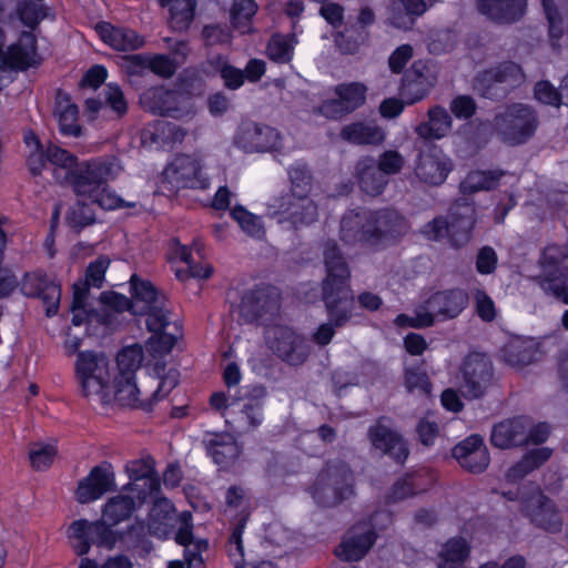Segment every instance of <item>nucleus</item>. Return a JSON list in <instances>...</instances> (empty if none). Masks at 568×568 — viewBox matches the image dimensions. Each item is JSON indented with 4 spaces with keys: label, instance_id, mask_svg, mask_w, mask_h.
<instances>
[{
    "label": "nucleus",
    "instance_id": "de8ad7c7",
    "mask_svg": "<svg viewBox=\"0 0 568 568\" xmlns=\"http://www.w3.org/2000/svg\"><path fill=\"white\" fill-rule=\"evenodd\" d=\"M256 10L257 4L254 0H234L231 10V22L234 29L243 34L250 32Z\"/></svg>",
    "mask_w": 568,
    "mask_h": 568
},
{
    "label": "nucleus",
    "instance_id": "f03ea898",
    "mask_svg": "<svg viewBox=\"0 0 568 568\" xmlns=\"http://www.w3.org/2000/svg\"><path fill=\"white\" fill-rule=\"evenodd\" d=\"M145 500H140L136 493L122 490L119 495L111 497L102 509V519L89 521L79 519L69 527V539L75 554H87L92 544L112 549L118 540L116 534L111 526L129 519L135 508Z\"/></svg>",
    "mask_w": 568,
    "mask_h": 568
},
{
    "label": "nucleus",
    "instance_id": "37998d69",
    "mask_svg": "<svg viewBox=\"0 0 568 568\" xmlns=\"http://www.w3.org/2000/svg\"><path fill=\"white\" fill-rule=\"evenodd\" d=\"M551 456V449L547 447L535 448L528 452L519 462L508 468L505 479L509 484H517L528 474L540 467Z\"/></svg>",
    "mask_w": 568,
    "mask_h": 568
},
{
    "label": "nucleus",
    "instance_id": "4c0bfd02",
    "mask_svg": "<svg viewBox=\"0 0 568 568\" xmlns=\"http://www.w3.org/2000/svg\"><path fill=\"white\" fill-rule=\"evenodd\" d=\"M428 121L419 123L415 132L425 140H440L452 131V118L443 106L435 105L428 110Z\"/></svg>",
    "mask_w": 568,
    "mask_h": 568
},
{
    "label": "nucleus",
    "instance_id": "0eeeda50",
    "mask_svg": "<svg viewBox=\"0 0 568 568\" xmlns=\"http://www.w3.org/2000/svg\"><path fill=\"white\" fill-rule=\"evenodd\" d=\"M314 500L324 507H331L349 498L354 494V476L343 460H332L318 473L311 487Z\"/></svg>",
    "mask_w": 568,
    "mask_h": 568
},
{
    "label": "nucleus",
    "instance_id": "58836bf2",
    "mask_svg": "<svg viewBox=\"0 0 568 568\" xmlns=\"http://www.w3.org/2000/svg\"><path fill=\"white\" fill-rule=\"evenodd\" d=\"M356 173L362 191L368 195L382 194L388 184V178L376 166L373 158L361 159L356 164Z\"/></svg>",
    "mask_w": 568,
    "mask_h": 568
},
{
    "label": "nucleus",
    "instance_id": "cd10ccee",
    "mask_svg": "<svg viewBox=\"0 0 568 568\" xmlns=\"http://www.w3.org/2000/svg\"><path fill=\"white\" fill-rule=\"evenodd\" d=\"M468 304V294L462 288L438 291L425 302L427 313L433 320L439 316L444 320L458 316Z\"/></svg>",
    "mask_w": 568,
    "mask_h": 568
},
{
    "label": "nucleus",
    "instance_id": "72a5a7b5",
    "mask_svg": "<svg viewBox=\"0 0 568 568\" xmlns=\"http://www.w3.org/2000/svg\"><path fill=\"white\" fill-rule=\"evenodd\" d=\"M53 115L62 135L78 138L82 134V128L79 124V108L71 101L69 94L61 90L55 95Z\"/></svg>",
    "mask_w": 568,
    "mask_h": 568
},
{
    "label": "nucleus",
    "instance_id": "a878e982",
    "mask_svg": "<svg viewBox=\"0 0 568 568\" xmlns=\"http://www.w3.org/2000/svg\"><path fill=\"white\" fill-rule=\"evenodd\" d=\"M21 292L29 297H40L47 305V315L58 312L61 297L60 286L41 271L27 273L21 282Z\"/></svg>",
    "mask_w": 568,
    "mask_h": 568
},
{
    "label": "nucleus",
    "instance_id": "9d476101",
    "mask_svg": "<svg viewBox=\"0 0 568 568\" xmlns=\"http://www.w3.org/2000/svg\"><path fill=\"white\" fill-rule=\"evenodd\" d=\"M75 374L83 396L103 400V392L110 382V362L103 353H78Z\"/></svg>",
    "mask_w": 568,
    "mask_h": 568
},
{
    "label": "nucleus",
    "instance_id": "5701e85b",
    "mask_svg": "<svg viewBox=\"0 0 568 568\" xmlns=\"http://www.w3.org/2000/svg\"><path fill=\"white\" fill-rule=\"evenodd\" d=\"M453 457L471 474L484 473L490 463L488 448L479 435H470L453 448Z\"/></svg>",
    "mask_w": 568,
    "mask_h": 568
},
{
    "label": "nucleus",
    "instance_id": "473e14b6",
    "mask_svg": "<svg viewBox=\"0 0 568 568\" xmlns=\"http://www.w3.org/2000/svg\"><path fill=\"white\" fill-rule=\"evenodd\" d=\"M209 456L221 469H229L240 456V447L230 434H211L204 439Z\"/></svg>",
    "mask_w": 568,
    "mask_h": 568
},
{
    "label": "nucleus",
    "instance_id": "7ed1b4c3",
    "mask_svg": "<svg viewBox=\"0 0 568 568\" xmlns=\"http://www.w3.org/2000/svg\"><path fill=\"white\" fill-rule=\"evenodd\" d=\"M148 529L154 537L160 539L173 537L178 544L184 546L186 568H205L202 552L207 550L209 544L204 539H193L191 513L182 511L178 515L170 500L160 498L151 508Z\"/></svg>",
    "mask_w": 568,
    "mask_h": 568
},
{
    "label": "nucleus",
    "instance_id": "49530a36",
    "mask_svg": "<svg viewBox=\"0 0 568 568\" xmlns=\"http://www.w3.org/2000/svg\"><path fill=\"white\" fill-rule=\"evenodd\" d=\"M255 398L245 402L241 409V418L247 430L257 428L263 422V398L266 395L263 386L254 387Z\"/></svg>",
    "mask_w": 568,
    "mask_h": 568
},
{
    "label": "nucleus",
    "instance_id": "c756f323",
    "mask_svg": "<svg viewBox=\"0 0 568 568\" xmlns=\"http://www.w3.org/2000/svg\"><path fill=\"white\" fill-rule=\"evenodd\" d=\"M369 214L365 210H352L341 221L339 239L346 245L372 244Z\"/></svg>",
    "mask_w": 568,
    "mask_h": 568
},
{
    "label": "nucleus",
    "instance_id": "423d86ee",
    "mask_svg": "<svg viewBox=\"0 0 568 568\" xmlns=\"http://www.w3.org/2000/svg\"><path fill=\"white\" fill-rule=\"evenodd\" d=\"M475 215L473 203L466 199L458 200L452 205L448 217L434 219L424 226L423 233L434 241L448 236L454 246H462L470 240Z\"/></svg>",
    "mask_w": 568,
    "mask_h": 568
},
{
    "label": "nucleus",
    "instance_id": "20e7f679",
    "mask_svg": "<svg viewBox=\"0 0 568 568\" xmlns=\"http://www.w3.org/2000/svg\"><path fill=\"white\" fill-rule=\"evenodd\" d=\"M122 171L116 159H97L80 164L71 173V184L78 196L104 210H115L125 205L106 184L115 180Z\"/></svg>",
    "mask_w": 568,
    "mask_h": 568
},
{
    "label": "nucleus",
    "instance_id": "393cba45",
    "mask_svg": "<svg viewBox=\"0 0 568 568\" xmlns=\"http://www.w3.org/2000/svg\"><path fill=\"white\" fill-rule=\"evenodd\" d=\"M115 486V476L111 464L104 463L93 467L89 475L80 480L77 489V500L88 504L101 498Z\"/></svg>",
    "mask_w": 568,
    "mask_h": 568
},
{
    "label": "nucleus",
    "instance_id": "052dcab7",
    "mask_svg": "<svg viewBox=\"0 0 568 568\" xmlns=\"http://www.w3.org/2000/svg\"><path fill=\"white\" fill-rule=\"evenodd\" d=\"M404 165L405 158L396 150L384 151L376 161V166L385 174L386 178L398 174L403 170Z\"/></svg>",
    "mask_w": 568,
    "mask_h": 568
},
{
    "label": "nucleus",
    "instance_id": "c9c22d12",
    "mask_svg": "<svg viewBox=\"0 0 568 568\" xmlns=\"http://www.w3.org/2000/svg\"><path fill=\"white\" fill-rule=\"evenodd\" d=\"M114 400L122 407L142 409L149 412L153 407V399L149 394L142 392L135 378L115 377Z\"/></svg>",
    "mask_w": 568,
    "mask_h": 568
},
{
    "label": "nucleus",
    "instance_id": "7c9ffc66",
    "mask_svg": "<svg viewBox=\"0 0 568 568\" xmlns=\"http://www.w3.org/2000/svg\"><path fill=\"white\" fill-rule=\"evenodd\" d=\"M527 0H477L478 11L498 23L518 21L526 11Z\"/></svg>",
    "mask_w": 568,
    "mask_h": 568
},
{
    "label": "nucleus",
    "instance_id": "3c124183",
    "mask_svg": "<svg viewBox=\"0 0 568 568\" xmlns=\"http://www.w3.org/2000/svg\"><path fill=\"white\" fill-rule=\"evenodd\" d=\"M193 0H174L170 9L171 26L174 30H186L194 18Z\"/></svg>",
    "mask_w": 568,
    "mask_h": 568
},
{
    "label": "nucleus",
    "instance_id": "6e6d98bb",
    "mask_svg": "<svg viewBox=\"0 0 568 568\" xmlns=\"http://www.w3.org/2000/svg\"><path fill=\"white\" fill-rule=\"evenodd\" d=\"M110 265V260L105 256L98 257L94 262L90 263L83 282H78L74 285H83L89 294V287L101 288L104 281L105 271Z\"/></svg>",
    "mask_w": 568,
    "mask_h": 568
},
{
    "label": "nucleus",
    "instance_id": "ddd939ff",
    "mask_svg": "<svg viewBox=\"0 0 568 568\" xmlns=\"http://www.w3.org/2000/svg\"><path fill=\"white\" fill-rule=\"evenodd\" d=\"M270 207L274 209L273 214L278 217L280 223L287 222L294 229L308 226L318 217L317 204L308 195L285 193L274 197Z\"/></svg>",
    "mask_w": 568,
    "mask_h": 568
},
{
    "label": "nucleus",
    "instance_id": "bf43d9fd",
    "mask_svg": "<svg viewBox=\"0 0 568 568\" xmlns=\"http://www.w3.org/2000/svg\"><path fill=\"white\" fill-rule=\"evenodd\" d=\"M405 386L410 393L418 390L424 395H429L432 390V383L426 372L419 367H407L405 369Z\"/></svg>",
    "mask_w": 568,
    "mask_h": 568
},
{
    "label": "nucleus",
    "instance_id": "5fc2aeb1",
    "mask_svg": "<svg viewBox=\"0 0 568 568\" xmlns=\"http://www.w3.org/2000/svg\"><path fill=\"white\" fill-rule=\"evenodd\" d=\"M87 288L83 285H73V302L71 306L72 324L80 326L88 322L92 316V311L88 308Z\"/></svg>",
    "mask_w": 568,
    "mask_h": 568
},
{
    "label": "nucleus",
    "instance_id": "a211bd4d",
    "mask_svg": "<svg viewBox=\"0 0 568 568\" xmlns=\"http://www.w3.org/2000/svg\"><path fill=\"white\" fill-rule=\"evenodd\" d=\"M234 143L245 152H272L282 146L280 132L263 123L243 121L234 136Z\"/></svg>",
    "mask_w": 568,
    "mask_h": 568
},
{
    "label": "nucleus",
    "instance_id": "338daca9",
    "mask_svg": "<svg viewBox=\"0 0 568 568\" xmlns=\"http://www.w3.org/2000/svg\"><path fill=\"white\" fill-rule=\"evenodd\" d=\"M535 98L548 105L559 106L561 102V94L549 81H539L535 85Z\"/></svg>",
    "mask_w": 568,
    "mask_h": 568
},
{
    "label": "nucleus",
    "instance_id": "864d4df0",
    "mask_svg": "<svg viewBox=\"0 0 568 568\" xmlns=\"http://www.w3.org/2000/svg\"><path fill=\"white\" fill-rule=\"evenodd\" d=\"M293 44L291 38L275 34L273 36L267 44L266 54L276 63H287L293 58Z\"/></svg>",
    "mask_w": 568,
    "mask_h": 568
},
{
    "label": "nucleus",
    "instance_id": "0e129e2a",
    "mask_svg": "<svg viewBox=\"0 0 568 568\" xmlns=\"http://www.w3.org/2000/svg\"><path fill=\"white\" fill-rule=\"evenodd\" d=\"M473 294L478 316L485 322L494 321L496 318V307L491 297L481 288H476Z\"/></svg>",
    "mask_w": 568,
    "mask_h": 568
},
{
    "label": "nucleus",
    "instance_id": "6ab92c4d",
    "mask_svg": "<svg viewBox=\"0 0 568 568\" xmlns=\"http://www.w3.org/2000/svg\"><path fill=\"white\" fill-rule=\"evenodd\" d=\"M335 99L324 101L318 113L327 119H339L363 106L366 102L367 87L362 82L341 83L334 88Z\"/></svg>",
    "mask_w": 568,
    "mask_h": 568
},
{
    "label": "nucleus",
    "instance_id": "bb28decb",
    "mask_svg": "<svg viewBox=\"0 0 568 568\" xmlns=\"http://www.w3.org/2000/svg\"><path fill=\"white\" fill-rule=\"evenodd\" d=\"M529 428L530 419L527 417L521 416L501 420L493 427L490 443L500 449L528 445Z\"/></svg>",
    "mask_w": 568,
    "mask_h": 568
},
{
    "label": "nucleus",
    "instance_id": "412c9836",
    "mask_svg": "<svg viewBox=\"0 0 568 568\" xmlns=\"http://www.w3.org/2000/svg\"><path fill=\"white\" fill-rule=\"evenodd\" d=\"M125 471L130 483L124 486V490L136 493L140 500H145L149 496L159 490V480L155 476L154 459L151 456H144L126 463Z\"/></svg>",
    "mask_w": 568,
    "mask_h": 568
},
{
    "label": "nucleus",
    "instance_id": "69168bd1",
    "mask_svg": "<svg viewBox=\"0 0 568 568\" xmlns=\"http://www.w3.org/2000/svg\"><path fill=\"white\" fill-rule=\"evenodd\" d=\"M546 18L549 23V36L552 40H558L564 32L561 27L562 20L560 13L555 6L554 0H540Z\"/></svg>",
    "mask_w": 568,
    "mask_h": 568
},
{
    "label": "nucleus",
    "instance_id": "4be33fe9",
    "mask_svg": "<svg viewBox=\"0 0 568 568\" xmlns=\"http://www.w3.org/2000/svg\"><path fill=\"white\" fill-rule=\"evenodd\" d=\"M524 514L531 524L549 532H558L562 527V518L554 501L539 489L529 495L524 503Z\"/></svg>",
    "mask_w": 568,
    "mask_h": 568
},
{
    "label": "nucleus",
    "instance_id": "6e6552de",
    "mask_svg": "<svg viewBox=\"0 0 568 568\" xmlns=\"http://www.w3.org/2000/svg\"><path fill=\"white\" fill-rule=\"evenodd\" d=\"M493 125L505 143L520 145L535 135L539 118L531 105L511 103L495 115Z\"/></svg>",
    "mask_w": 568,
    "mask_h": 568
},
{
    "label": "nucleus",
    "instance_id": "e2e57ef3",
    "mask_svg": "<svg viewBox=\"0 0 568 568\" xmlns=\"http://www.w3.org/2000/svg\"><path fill=\"white\" fill-rule=\"evenodd\" d=\"M105 103L118 116H122L128 111V102L121 88L115 83H109L104 89Z\"/></svg>",
    "mask_w": 568,
    "mask_h": 568
},
{
    "label": "nucleus",
    "instance_id": "680f3d73",
    "mask_svg": "<svg viewBox=\"0 0 568 568\" xmlns=\"http://www.w3.org/2000/svg\"><path fill=\"white\" fill-rule=\"evenodd\" d=\"M219 72L224 81V85L230 90H237L244 84L245 75L244 71L237 69L227 62L223 61L221 57L217 58Z\"/></svg>",
    "mask_w": 568,
    "mask_h": 568
},
{
    "label": "nucleus",
    "instance_id": "c03bdc74",
    "mask_svg": "<svg viewBox=\"0 0 568 568\" xmlns=\"http://www.w3.org/2000/svg\"><path fill=\"white\" fill-rule=\"evenodd\" d=\"M470 552L468 541L462 537L447 540L438 555V568H463Z\"/></svg>",
    "mask_w": 568,
    "mask_h": 568
},
{
    "label": "nucleus",
    "instance_id": "8fccbe9b",
    "mask_svg": "<svg viewBox=\"0 0 568 568\" xmlns=\"http://www.w3.org/2000/svg\"><path fill=\"white\" fill-rule=\"evenodd\" d=\"M143 361L142 351L135 346L123 348L116 357L119 375L116 377L135 378V372Z\"/></svg>",
    "mask_w": 568,
    "mask_h": 568
},
{
    "label": "nucleus",
    "instance_id": "e433bc0d",
    "mask_svg": "<svg viewBox=\"0 0 568 568\" xmlns=\"http://www.w3.org/2000/svg\"><path fill=\"white\" fill-rule=\"evenodd\" d=\"M246 517L247 516H243L240 518L226 542V552L231 560L234 562L235 568H278L271 560L245 562L242 535L245 529Z\"/></svg>",
    "mask_w": 568,
    "mask_h": 568
},
{
    "label": "nucleus",
    "instance_id": "a18cd8bd",
    "mask_svg": "<svg viewBox=\"0 0 568 568\" xmlns=\"http://www.w3.org/2000/svg\"><path fill=\"white\" fill-rule=\"evenodd\" d=\"M504 172L495 171H473L460 183V191L464 194H473L478 191H488L498 185Z\"/></svg>",
    "mask_w": 568,
    "mask_h": 568
},
{
    "label": "nucleus",
    "instance_id": "4468645a",
    "mask_svg": "<svg viewBox=\"0 0 568 568\" xmlns=\"http://www.w3.org/2000/svg\"><path fill=\"white\" fill-rule=\"evenodd\" d=\"M460 392L465 398L483 397L493 384V364L484 354H469L460 366Z\"/></svg>",
    "mask_w": 568,
    "mask_h": 568
},
{
    "label": "nucleus",
    "instance_id": "603ef678",
    "mask_svg": "<svg viewBox=\"0 0 568 568\" xmlns=\"http://www.w3.org/2000/svg\"><path fill=\"white\" fill-rule=\"evenodd\" d=\"M231 216L239 223L243 232L252 237H262L265 233L261 217L237 205L231 211Z\"/></svg>",
    "mask_w": 568,
    "mask_h": 568
},
{
    "label": "nucleus",
    "instance_id": "2eb2a0df",
    "mask_svg": "<svg viewBox=\"0 0 568 568\" xmlns=\"http://www.w3.org/2000/svg\"><path fill=\"white\" fill-rule=\"evenodd\" d=\"M378 517L390 521L386 513H376L369 523H358L347 530L341 544L335 549V555L344 561H357L362 559L373 547L376 540L375 523Z\"/></svg>",
    "mask_w": 568,
    "mask_h": 568
},
{
    "label": "nucleus",
    "instance_id": "13d9d810",
    "mask_svg": "<svg viewBox=\"0 0 568 568\" xmlns=\"http://www.w3.org/2000/svg\"><path fill=\"white\" fill-rule=\"evenodd\" d=\"M87 201L83 199L70 207L65 217L70 226L83 227L94 222V213Z\"/></svg>",
    "mask_w": 568,
    "mask_h": 568
},
{
    "label": "nucleus",
    "instance_id": "79ce46f5",
    "mask_svg": "<svg viewBox=\"0 0 568 568\" xmlns=\"http://www.w3.org/2000/svg\"><path fill=\"white\" fill-rule=\"evenodd\" d=\"M170 260L181 261L186 264V270H175V275L180 280L186 277L207 278L212 274V267L209 264H193L191 250L174 239L170 244Z\"/></svg>",
    "mask_w": 568,
    "mask_h": 568
},
{
    "label": "nucleus",
    "instance_id": "4d7b16f0",
    "mask_svg": "<svg viewBox=\"0 0 568 568\" xmlns=\"http://www.w3.org/2000/svg\"><path fill=\"white\" fill-rule=\"evenodd\" d=\"M57 455V448L51 444H33L29 452L31 465L37 470L47 469Z\"/></svg>",
    "mask_w": 568,
    "mask_h": 568
},
{
    "label": "nucleus",
    "instance_id": "09e8293b",
    "mask_svg": "<svg viewBox=\"0 0 568 568\" xmlns=\"http://www.w3.org/2000/svg\"><path fill=\"white\" fill-rule=\"evenodd\" d=\"M291 187L287 193L308 195L313 185V176L308 166L303 162H295L288 169Z\"/></svg>",
    "mask_w": 568,
    "mask_h": 568
},
{
    "label": "nucleus",
    "instance_id": "c85d7f7f",
    "mask_svg": "<svg viewBox=\"0 0 568 568\" xmlns=\"http://www.w3.org/2000/svg\"><path fill=\"white\" fill-rule=\"evenodd\" d=\"M175 100L176 94L162 87L151 88L141 95V103L143 108L154 114L173 119H183L184 116H187L191 113V109L187 106L181 108L174 105Z\"/></svg>",
    "mask_w": 568,
    "mask_h": 568
},
{
    "label": "nucleus",
    "instance_id": "f257e3e1",
    "mask_svg": "<svg viewBox=\"0 0 568 568\" xmlns=\"http://www.w3.org/2000/svg\"><path fill=\"white\" fill-rule=\"evenodd\" d=\"M326 276L322 282V297L331 323L318 326L312 338L320 346L327 345L335 327H342L352 316L353 293L349 286L351 271L337 244L326 241L323 246Z\"/></svg>",
    "mask_w": 568,
    "mask_h": 568
},
{
    "label": "nucleus",
    "instance_id": "b1692460",
    "mask_svg": "<svg viewBox=\"0 0 568 568\" xmlns=\"http://www.w3.org/2000/svg\"><path fill=\"white\" fill-rule=\"evenodd\" d=\"M368 437L374 448L390 456L397 463H404L408 456V447L403 437L390 427L387 417H381L376 425L369 427Z\"/></svg>",
    "mask_w": 568,
    "mask_h": 568
},
{
    "label": "nucleus",
    "instance_id": "f3484780",
    "mask_svg": "<svg viewBox=\"0 0 568 568\" xmlns=\"http://www.w3.org/2000/svg\"><path fill=\"white\" fill-rule=\"evenodd\" d=\"M164 178L176 190H205L210 185V180L203 172V165L195 155H176L165 168Z\"/></svg>",
    "mask_w": 568,
    "mask_h": 568
},
{
    "label": "nucleus",
    "instance_id": "dca6fc26",
    "mask_svg": "<svg viewBox=\"0 0 568 568\" xmlns=\"http://www.w3.org/2000/svg\"><path fill=\"white\" fill-rule=\"evenodd\" d=\"M453 170L450 158L434 143H426L418 152L414 173L424 184L438 186L443 184Z\"/></svg>",
    "mask_w": 568,
    "mask_h": 568
},
{
    "label": "nucleus",
    "instance_id": "f704fd0d",
    "mask_svg": "<svg viewBox=\"0 0 568 568\" xmlns=\"http://www.w3.org/2000/svg\"><path fill=\"white\" fill-rule=\"evenodd\" d=\"M372 229V244L385 236H397L406 231L405 219L395 210L368 212Z\"/></svg>",
    "mask_w": 568,
    "mask_h": 568
},
{
    "label": "nucleus",
    "instance_id": "39448f33",
    "mask_svg": "<svg viewBox=\"0 0 568 568\" xmlns=\"http://www.w3.org/2000/svg\"><path fill=\"white\" fill-rule=\"evenodd\" d=\"M263 341L266 349L274 357L290 366L303 365L311 354L306 336L287 324L266 325L263 331Z\"/></svg>",
    "mask_w": 568,
    "mask_h": 568
},
{
    "label": "nucleus",
    "instance_id": "9b49d317",
    "mask_svg": "<svg viewBox=\"0 0 568 568\" xmlns=\"http://www.w3.org/2000/svg\"><path fill=\"white\" fill-rule=\"evenodd\" d=\"M281 294L271 285L256 286L244 293L239 305L240 316L244 323L258 322L271 325L280 314Z\"/></svg>",
    "mask_w": 568,
    "mask_h": 568
},
{
    "label": "nucleus",
    "instance_id": "1a4fd4ad",
    "mask_svg": "<svg viewBox=\"0 0 568 568\" xmlns=\"http://www.w3.org/2000/svg\"><path fill=\"white\" fill-rule=\"evenodd\" d=\"M132 313L146 315V327L154 334H161L170 324V310L164 295L160 294L148 281L136 275L131 277Z\"/></svg>",
    "mask_w": 568,
    "mask_h": 568
},
{
    "label": "nucleus",
    "instance_id": "774afa93",
    "mask_svg": "<svg viewBox=\"0 0 568 568\" xmlns=\"http://www.w3.org/2000/svg\"><path fill=\"white\" fill-rule=\"evenodd\" d=\"M45 159L48 163L63 169H71L77 162V158L73 154L58 145L48 146Z\"/></svg>",
    "mask_w": 568,
    "mask_h": 568
},
{
    "label": "nucleus",
    "instance_id": "f8f14e48",
    "mask_svg": "<svg viewBox=\"0 0 568 568\" xmlns=\"http://www.w3.org/2000/svg\"><path fill=\"white\" fill-rule=\"evenodd\" d=\"M524 82L525 73L520 65L505 61L480 72L476 78V88L485 98L500 99Z\"/></svg>",
    "mask_w": 568,
    "mask_h": 568
},
{
    "label": "nucleus",
    "instance_id": "aec40b11",
    "mask_svg": "<svg viewBox=\"0 0 568 568\" xmlns=\"http://www.w3.org/2000/svg\"><path fill=\"white\" fill-rule=\"evenodd\" d=\"M539 274L535 282L545 288L556 282L568 281V247L550 244L542 248L538 258Z\"/></svg>",
    "mask_w": 568,
    "mask_h": 568
},
{
    "label": "nucleus",
    "instance_id": "ea45409f",
    "mask_svg": "<svg viewBox=\"0 0 568 568\" xmlns=\"http://www.w3.org/2000/svg\"><path fill=\"white\" fill-rule=\"evenodd\" d=\"M341 138L352 144H382L385 140L384 130L372 122H354L341 130Z\"/></svg>",
    "mask_w": 568,
    "mask_h": 568
},
{
    "label": "nucleus",
    "instance_id": "a19ab883",
    "mask_svg": "<svg viewBox=\"0 0 568 568\" xmlns=\"http://www.w3.org/2000/svg\"><path fill=\"white\" fill-rule=\"evenodd\" d=\"M538 344L534 338H515L503 349L504 361L514 367H524L537 359Z\"/></svg>",
    "mask_w": 568,
    "mask_h": 568
},
{
    "label": "nucleus",
    "instance_id": "2f4dec72",
    "mask_svg": "<svg viewBox=\"0 0 568 568\" xmlns=\"http://www.w3.org/2000/svg\"><path fill=\"white\" fill-rule=\"evenodd\" d=\"M95 30L104 43L118 51H134L144 44L142 36L125 27H114L109 22H100Z\"/></svg>",
    "mask_w": 568,
    "mask_h": 568
}]
</instances>
